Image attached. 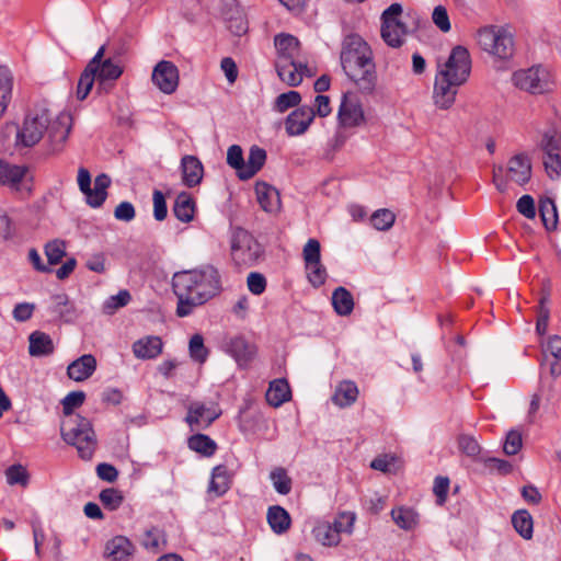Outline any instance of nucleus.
I'll list each match as a JSON object with an SVG mask.
<instances>
[{
  "mask_svg": "<svg viewBox=\"0 0 561 561\" xmlns=\"http://www.w3.org/2000/svg\"><path fill=\"white\" fill-rule=\"evenodd\" d=\"M172 286L178 297L176 314L186 317L194 308L204 305L221 290V276L213 265L178 272L173 275Z\"/></svg>",
  "mask_w": 561,
  "mask_h": 561,
  "instance_id": "nucleus-1",
  "label": "nucleus"
},
{
  "mask_svg": "<svg viewBox=\"0 0 561 561\" xmlns=\"http://www.w3.org/2000/svg\"><path fill=\"white\" fill-rule=\"evenodd\" d=\"M341 66L345 75L358 90L374 93L377 85V72L370 46L357 34L344 37L341 47Z\"/></svg>",
  "mask_w": 561,
  "mask_h": 561,
  "instance_id": "nucleus-2",
  "label": "nucleus"
},
{
  "mask_svg": "<svg viewBox=\"0 0 561 561\" xmlns=\"http://www.w3.org/2000/svg\"><path fill=\"white\" fill-rule=\"evenodd\" d=\"M470 71L471 59L468 49L463 46L454 47L444 68L435 78L433 93L435 105L442 110L451 107L458 88L468 80Z\"/></svg>",
  "mask_w": 561,
  "mask_h": 561,
  "instance_id": "nucleus-3",
  "label": "nucleus"
},
{
  "mask_svg": "<svg viewBox=\"0 0 561 561\" xmlns=\"http://www.w3.org/2000/svg\"><path fill=\"white\" fill-rule=\"evenodd\" d=\"M479 46L488 54L508 59L514 55L515 45L512 33L507 28L497 25H486L477 32Z\"/></svg>",
  "mask_w": 561,
  "mask_h": 561,
  "instance_id": "nucleus-4",
  "label": "nucleus"
},
{
  "mask_svg": "<svg viewBox=\"0 0 561 561\" xmlns=\"http://www.w3.org/2000/svg\"><path fill=\"white\" fill-rule=\"evenodd\" d=\"M48 122L49 113L47 110L43 108L28 114L22 128H19L14 123L8 124L5 126V134L14 136L16 146L32 147L42 139Z\"/></svg>",
  "mask_w": 561,
  "mask_h": 561,
  "instance_id": "nucleus-5",
  "label": "nucleus"
},
{
  "mask_svg": "<svg viewBox=\"0 0 561 561\" xmlns=\"http://www.w3.org/2000/svg\"><path fill=\"white\" fill-rule=\"evenodd\" d=\"M231 256L240 266H253L264 254L262 245L242 228H236L230 240Z\"/></svg>",
  "mask_w": 561,
  "mask_h": 561,
  "instance_id": "nucleus-6",
  "label": "nucleus"
},
{
  "mask_svg": "<svg viewBox=\"0 0 561 561\" xmlns=\"http://www.w3.org/2000/svg\"><path fill=\"white\" fill-rule=\"evenodd\" d=\"M512 81L515 87L531 94H543L553 88L549 70L541 66L515 71Z\"/></svg>",
  "mask_w": 561,
  "mask_h": 561,
  "instance_id": "nucleus-7",
  "label": "nucleus"
},
{
  "mask_svg": "<svg viewBox=\"0 0 561 561\" xmlns=\"http://www.w3.org/2000/svg\"><path fill=\"white\" fill-rule=\"evenodd\" d=\"M105 45H102L92 59H96L94 64L93 75L96 78L95 92L98 94L107 93L114 82L122 76L123 68L112 58H104Z\"/></svg>",
  "mask_w": 561,
  "mask_h": 561,
  "instance_id": "nucleus-8",
  "label": "nucleus"
},
{
  "mask_svg": "<svg viewBox=\"0 0 561 561\" xmlns=\"http://www.w3.org/2000/svg\"><path fill=\"white\" fill-rule=\"evenodd\" d=\"M0 185L8 186L22 195H30L33 188L28 168L0 159Z\"/></svg>",
  "mask_w": 561,
  "mask_h": 561,
  "instance_id": "nucleus-9",
  "label": "nucleus"
},
{
  "mask_svg": "<svg viewBox=\"0 0 561 561\" xmlns=\"http://www.w3.org/2000/svg\"><path fill=\"white\" fill-rule=\"evenodd\" d=\"M153 84L164 94H172L179 87V69L168 60L159 61L151 76Z\"/></svg>",
  "mask_w": 561,
  "mask_h": 561,
  "instance_id": "nucleus-10",
  "label": "nucleus"
},
{
  "mask_svg": "<svg viewBox=\"0 0 561 561\" xmlns=\"http://www.w3.org/2000/svg\"><path fill=\"white\" fill-rule=\"evenodd\" d=\"M72 127V116L69 112H60L54 121L47 123L48 139L54 151L62 149Z\"/></svg>",
  "mask_w": 561,
  "mask_h": 561,
  "instance_id": "nucleus-11",
  "label": "nucleus"
},
{
  "mask_svg": "<svg viewBox=\"0 0 561 561\" xmlns=\"http://www.w3.org/2000/svg\"><path fill=\"white\" fill-rule=\"evenodd\" d=\"M219 415L220 411L215 408L206 407L201 402H192L185 421L192 431H199L207 428Z\"/></svg>",
  "mask_w": 561,
  "mask_h": 561,
  "instance_id": "nucleus-12",
  "label": "nucleus"
},
{
  "mask_svg": "<svg viewBox=\"0 0 561 561\" xmlns=\"http://www.w3.org/2000/svg\"><path fill=\"white\" fill-rule=\"evenodd\" d=\"M339 122L343 127H355L364 122L360 102L355 95L345 94L339 108Z\"/></svg>",
  "mask_w": 561,
  "mask_h": 561,
  "instance_id": "nucleus-13",
  "label": "nucleus"
},
{
  "mask_svg": "<svg viewBox=\"0 0 561 561\" xmlns=\"http://www.w3.org/2000/svg\"><path fill=\"white\" fill-rule=\"evenodd\" d=\"M276 71L279 79L290 87L299 85L304 75L312 76L307 66L296 62V59H277Z\"/></svg>",
  "mask_w": 561,
  "mask_h": 561,
  "instance_id": "nucleus-14",
  "label": "nucleus"
},
{
  "mask_svg": "<svg viewBox=\"0 0 561 561\" xmlns=\"http://www.w3.org/2000/svg\"><path fill=\"white\" fill-rule=\"evenodd\" d=\"M316 116L311 106H300L293 111L285 121V129L289 136H300L305 134Z\"/></svg>",
  "mask_w": 561,
  "mask_h": 561,
  "instance_id": "nucleus-15",
  "label": "nucleus"
},
{
  "mask_svg": "<svg viewBox=\"0 0 561 561\" xmlns=\"http://www.w3.org/2000/svg\"><path fill=\"white\" fill-rule=\"evenodd\" d=\"M507 178L518 185H524L531 178V162L526 153H518L507 162Z\"/></svg>",
  "mask_w": 561,
  "mask_h": 561,
  "instance_id": "nucleus-16",
  "label": "nucleus"
},
{
  "mask_svg": "<svg viewBox=\"0 0 561 561\" xmlns=\"http://www.w3.org/2000/svg\"><path fill=\"white\" fill-rule=\"evenodd\" d=\"M96 367V358L92 354H84L68 365L67 376L76 382H82L94 374Z\"/></svg>",
  "mask_w": 561,
  "mask_h": 561,
  "instance_id": "nucleus-17",
  "label": "nucleus"
},
{
  "mask_svg": "<svg viewBox=\"0 0 561 561\" xmlns=\"http://www.w3.org/2000/svg\"><path fill=\"white\" fill-rule=\"evenodd\" d=\"M226 350L240 367L248 366L256 353L255 346L241 336L231 339Z\"/></svg>",
  "mask_w": 561,
  "mask_h": 561,
  "instance_id": "nucleus-18",
  "label": "nucleus"
},
{
  "mask_svg": "<svg viewBox=\"0 0 561 561\" xmlns=\"http://www.w3.org/2000/svg\"><path fill=\"white\" fill-rule=\"evenodd\" d=\"M134 552L128 538L116 536L105 545L104 557L111 561H126Z\"/></svg>",
  "mask_w": 561,
  "mask_h": 561,
  "instance_id": "nucleus-19",
  "label": "nucleus"
},
{
  "mask_svg": "<svg viewBox=\"0 0 561 561\" xmlns=\"http://www.w3.org/2000/svg\"><path fill=\"white\" fill-rule=\"evenodd\" d=\"M90 428H92L90 421L81 415L66 419L60 427L61 437L68 444L78 443V436L87 433Z\"/></svg>",
  "mask_w": 561,
  "mask_h": 561,
  "instance_id": "nucleus-20",
  "label": "nucleus"
},
{
  "mask_svg": "<svg viewBox=\"0 0 561 561\" xmlns=\"http://www.w3.org/2000/svg\"><path fill=\"white\" fill-rule=\"evenodd\" d=\"M255 193L257 197V202L261 207L267 213H275L280 208V197L278 191L262 182L256 183Z\"/></svg>",
  "mask_w": 561,
  "mask_h": 561,
  "instance_id": "nucleus-21",
  "label": "nucleus"
},
{
  "mask_svg": "<svg viewBox=\"0 0 561 561\" xmlns=\"http://www.w3.org/2000/svg\"><path fill=\"white\" fill-rule=\"evenodd\" d=\"M111 185V178L105 174L101 173L94 179V186L93 188L90 186V191L87 193H83L87 199V203L93 207L98 208L103 205L107 197L106 190Z\"/></svg>",
  "mask_w": 561,
  "mask_h": 561,
  "instance_id": "nucleus-22",
  "label": "nucleus"
},
{
  "mask_svg": "<svg viewBox=\"0 0 561 561\" xmlns=\"http://www.w3.org/2000/svg\"><path fill=\"white\" fill-rule=\"evenodd\" d=\"M181 165L183 172V182L185 185L193 187L201 183L204 169L202 162L196 157H183Z\"/></svg>",
  "mask_w": 561,
  "mask_h": 561,
  "instance_id": "nucleus-23",
  "label": "nucleus"
},
{
  "mask_svg": "<svg viewBox=\"0 0 561 561\" xmlns=\"http://www.w3.org/2000/svg\"><path fill=\"white\" fill-rule=\"evenodd\" d=\"M28 353L32 356L42 357L54 353L55 346L51 337L42 332L34 331L28 336Z\"/></svg>",
  "mask_w": 561,
  "mask_h": 561,
  "instance_id": "nucleus-24",
  "label": "nucleus"
},
{
  "mask_svg": "<svg viewBox=\"0 0 561 561\" xmlns=\"http://www.w3.org/2000/svg\"><path fill=\"white\" fill-rule=\"evenodd\" d=\"M278 51V59H297L300 51V43L297 37L290 34H279L274 39Z\"/></svg>",
  "mask_w": 561,
  "mask_h": 561,
  "instance_id": "nucleus-25",
  "label": "nucleus"
},
{
  "mask_svg": "<svg viewBox=\"0 0 561 561\" xmlns=\"http://www.w3.org/2000/svg\"><path fill=\"white\" fill-rule=\"evenodd\" d=\"M266 518L270 527L275 534L282 535L290 528V515L279 505L268 507Z\"/></svg>",
  "mask_w": 561,
  "mask_h": 561,
  "instance_id": "nucleus-26",
  "label": "nucleus"
},
{
  "mask_svg": "<svg viewBox=\"0 0 561 561\" xmlns=\"http://www.w3.org/2000/svg\"><path fill=\"white\" fill-rule=\"evenodd\" d=\"M357 397L358 388L355 382L344 380L336 386L332 401L340 408H347L357 400Z\"/></svg>",
  "mask_w": 561,
  "mask_h": 561,
  "instance_id": "nucleus-27",
  "label": "nucleus"
},
{
  "mask_svg": "<svg viewBox=\"0 0 561 561\" xmlns=\"http://www.w3.org/2000/svg\"><path fill=\"white\" fill-rule=\"evenodd\" d=\"M172 211L180 221L191 222L194 219L195 202L190 194L183 192L176 196Z\"/></svg>",
  "mask_w": 561,
  "mask_h": 561,
  "instance_id": "nucleus-28",
  "label": "nucleus"
},
{
  "mask_svg": "<svg viewBox=\"0 0 561 561\" xmlns=\"http://www.w3.org/2000/svg\"><path fill=\"white\" fill-rule=\"evenodd\" d=\"M231 484V474L228 472L226 466L219 465L213 469L211 480L208 491L217 496L224 495Z\"/></svg>",
  "mask_w": 561,
  "mask_h": 561,
  "instance_id": "nucleus-29",
  "label": "nucleus"
},
{
  "mask_svg": "<svg viewBox=\"0 0 561 561\" xmlns=\"http://www.w3.org/2000/svg\"><path fill=\"white\" fill-rule=\"evenodd\" d=\"M290 399V389L285 379H276L270 383L266 401L272 407H279Z\"/></svg>",
  "mask_w": 561,
  "mask_h": 561,
  "instance_id": "nucleus-30",
  "label": "nucleus"
},
{
  "mask_svg": "<svg viewBox=\"0 0 561 561\" xmlns=\"http://www.w3.org/2000/svg\"><path fill=\"white\" fill-rule=\"evenodd\" d=\"M265 160V150L256 146H253L250 149L248 160L245 161L243 172L241 173V180H248L254 176L264 165Z\"/></svg>",
  "mask_w": 561,
  "mask_h": 561,
  "instance_id": "nucleus-31",
  "label": "nucleus"
},
{
  "mask_svg": "<svg viewBox=\"0 0 561 561\" xmlns=\"http://www.w3.org/2000/svg\"><path fill=\"white\" fill-rule=\"evenodd\" d=\"M332 306L339 316H348L354 309L352 294L345 287H337L332 294Z\"/></svg>",
  "mask_w": 561,
  "mask_h": 561,
  "instance_id": "nucleus-32",
  "label": "nucleus"
},
{
  "mask_svg": "<svg viewBox=\"0 0 561 561\" xmlns=\"http://www.w3.org/2000/svg\"><path fill=\"white\" fill-rule=\"evenodd\" d=\"M95 62L96 59H91L80 75L77 84V98L80 101H83L89 95L94 84L96 85V78L93 75Z\"/></svg>",
  "mask_w": 561,
  "mask_h": 561,
  "instance_id": "nucleus-33",
  "label": "nucleus"
},
{
  "mask_svg": "<svg viewBox=\"0 0 561 561\" xmlns=\"http://www.w3.org/2000/svg\"><path fill=\"white\" fill-rule=\"evenodd\" d=\"M312 534L314 539L324 547H334L341 541V536L336 534L334 527L328 522L318 524L313 528Z\"/></svg>",
  "mask_w": 561,
  "mask_h": 561,
  "instance_id": "nucleus-34",
  "label": "nucleus"
},
{
  "mask_svg": "<svg viewBox=\"0 0 561 561\" xmlns=\"http://www.w3.org/2000/svg\"><path fill=\"white\" fill-rule=\"evenodd\" d=\"M396 525L404 530H412L419 524V514L412 508L399 507L391 511Z\"/></svg>",
  "mask_w": 561,
  "mask_h": 561,
  "instance_id": "nucleus-35",
  "label": "nucleus"
},
{
  "mask_svg": "<svg viewBox=\"0 0 561 561\" xmlns=\"http://www.w3.org/2000/svg\"><path fill=\"white\" fill-rule=\"evenodd\" d=\"M514 529L524 538L530 539L534 531L533 517L526 510L516 511L512 516Z\"/></svg>",
  "mask_w": 561,
  "mask_h": 561,
  "instance_id": "nucleus-36",
  "label": "nucleus"
},
{
  "mask_svg": "<svg viewBox=\"0 0 561 561\" xmlns=\"http://www.w3.org/2000/svg\"><path fill=\"white\" fill-rule=\"evenodd\" d=\"M225 21L227 27L233 35L241 36L248 31V22L244 18V14L237 7L225 13Z\"/></svg>",
  "mask_w": 561,
  "mask_h": 561,
  "instance_id": "nucleus-37",
  "label": "nucleus"
},
{
  "mask_svg": "<svg viewBox=\"0 0 561 561\" xmlns=\"http://www.w3.org/2000/svg\"><path fill=\"white\" fill-rule=\"evenodd\" d=\"M12 94V75L9 68L0 66V117L5 112Z\"/></svg>",
  "mask_w": 561,
  "mask_h": 561,
  "instance_id": "nucleus-38",
  "label": "nucleus"
},
{
  "mask_svg": "<svg viewBox=\"0 0 561 561\" xmlns=\"http://www.w3.org/2000/svg\"><path fill=\"white\" fill-rule=\"evenodd\" d=\"M70 445L76 446L78 449L79 456L84 459L89 460L92 458L93 453L95 450L96 440L93 428H90L84 434H80L78 436V443H71Z\"/></svg>",
  "mask_w": 561,
  "mask_h": 561,
  "instance_id": "nucleus-39",
  "label": "nucleus"
},
{
  "mask_svg": "<svg viewBox=\"0 0 561 561\" xmlns=\"http://www.w3.org/2000/svg\"><path fill=\"white\" fill-rule=\"evenodd\" d=\"M188 447L203 456L209 457L216 451V443L207 435L195 434L188 438Z\"/></svg>",
  "mask_w": 561,
  "mask_h": 561,
  "instance_id": "nucleus-40",
  "label": "nucleus"
},
{
  "mask_svg": "<svg viewBox=\"0 0 561 561\" xmlns=\"http://www.w3.org/2000/svg\"><path fill=\"white\" fill-rule=\"evenodd\" d=\"M131 300L130 293L122 289L117 295L110 296L102 305V312L107 316L114 314L118 309L128 305Z\"/></svg>",
  "mask_w": 561,
  "mask_h": 561,
  "instance_id": "nucleus-41",
  "label": "nucleus"
},
{
  "mask_svg": "<svg viewBox=\"0 0 561 561\" xmlns=\"http://www.w3.org/2000/svg\"><path fill=\"white\" fill-rule=\"evenodd\" d=\"M539 213L545 227L548 230L554 229L558 222L557 206L554 202L549 197L541 199L539 205Z\"/></svg>",
  "mask_w": 561,
  "mask_h": 561,
  "instance_id": "nucleus-42",
  "label": "nucleus"
},
{
  "mask_svg": "<svg viewBox=\"0 0 561 561\" xmlns=\"http://www.w3.org/2000/svg\"><path fill=\"white\" fill-rule=\"evenodd\" d=\"M405 34L407 27L402 22H398V27L392 26L389 30L385 28V23L381 24V37L391 47H400Z\"/></svg>",
  "mask_w": 561,
  "mask_h": 561,
  "instance_id": "nucleus-43",
  "label": "nucleus"
},
{
  "mask_svg": "<svg viewBox=\"0 0 561 561\" xmlns=\"http://www.w3.org/2000/svg\"><path fill=\"white\" fill-rule=\"evenodd\" d=\"M85 400V393L83 391H71L62 400V412L66 419L77 417L78 414H73L77 408H80Z\"/></svg>",
  "mask_w": 561,
  "mask_h": 561,
  "instance_id": "nucleus-44",
  "label": "nucleus"
},
{
  "mask_svg": "<svg viewBox=\"0 0 561 561\" xmlns=\"http://www.w3.org/2000/svg\"><path fill=\"white\" fill-rule=\"evenodd\" d=\"M270 478L277 493L286 495L291 491L293 481L284 468L278 467L272 470Z\"/></svg>",
  "mask_w": 561,
  "mask_h": 561,
  "instance_id": "nucleus-45",
  "label": "nucleus"
},
{
  "mask_svg": "<svg viewBox=\"0 0 561 561\" xmlns=\"http://www.w3.org/2000/svg\"><path fill=\"white\" fill-rule=\"evenodd\" d=\"M165 536L158 528H152L148 530L145 535V538H142V546H145L146 549L152 551L153 553L163 550L165 548Z\"/></svg>",
  "mask_w": 561,
  "mask_h": 561,
  "instance_id": "nucleus-46",
  "label": "nucleus"
},
{
  "mask_svg": "<svg viewBox=\"0 0 561 561\" xmlns=\"http://www.w3.org/2000/svg\"><path fill=\"white\" fill-rule=\"evenodd\" d=\"M550 358L561 359V336L553 335L548 339L546 344H542V360L540 364L541 369L546 367V364Z\"/></svg>",
  "mask_w": 561,
  "mask_h": 561,
  "instance_id": "nucleus-47",
  "label": "nucleus"
},
{
  "mask_svg": "<svg viewBox=\"0 0 561 561\" xmlns=\"http://www.w3.org/2000/svg\"><path fill=\"white\" fill-rule=\"evenodd\" d=\"M540 148L543 153L561 152V130L551 129L543 134Z\"/></svg>",
  "mask_w": 561,
  "mask_h": 561,
  "instance_id": "nucleus-48",
  "label": "nucleus"
},
{
  "mask_svg": "<svg viewBox=\"0 0 561 561\" xmlns=\"http://www.w3.org/2000/svg\"><path fill=\"white\" fill-rule=\"evenodd\" d=\"M394 220V214L386 208L376 210L370 217L374 228L380 231L389 230L393 226Z\"/></svg>",
  "mask_w": 561,
  "mask_h": 561,
  "instance_id": "nucleus-49",
  "label": "nucleus"
},
{
  "mask_svg": "<svg viewBox=\"0 0 561 561\" xmlns=\"http://www.w3.org/2000/svg\"><path fill=\"white\" fill-rule=\"evenodd\" d=\"M548 304H549V295L545 294L540 298L539 306L537 308L536 331L539 335H543L548 329L549 317H550Z\"/></svg>",
  "mask_w": 561,
  "mask_h": 561,
  "instance_id": "nucleus-50",
  "label": "nucleus"
},
{
  "mask_svg": "<svg viewBox=\"0 0 561 561\" xmlns=\"http://www.w3.org/2000/svg\"><path fill=\"white\" fill-rule=\"evenodd\" d=\"M301 101V95L297 91H288L279 94L274 103V110L279 113L286 112L288 108L297 106Z\"/></svg>",
  "mask_w": 561,
  "mask_h": 561,
  "instance_id": "nucleus-51",
  "label": "nucleus"
},
{
  "mask_svg": "<svg viewBox=\"0 0 561 561\" xmlns=\"http://www.w3.org/2000/svg\"><path fill=\"white\" fill-rule=\"evenodd\" d=\"M45 254L49 265L58 264L66 255V245L64 241L53 240L45 245Z\"/></svg>",
  "mask_w": 561,
  "mask_h": 561,
  "instance_id": "nucleus-52",
  "label": "nucleus"
},
{
  "mask_svg": "<svg viewBox=\"0 0 561 561\" xmlns=\"http://www.w3.org/2000/svg\"><path fill=\"white\" fill-rule=\"evenodd\" d=\"M99 499L105 508L110 511L117 510L123 503L122 493L113 488L105 489L101 491Z\"/></svg>",
  "mask_w": 561,
  "mask_h": 561,
  "instance_id": "nucleus-53",
  "label": "nucleus"
},
{
  "mask_svg": "<svg viewBox=\"0 0 561 561\" xmlns=\"http://www.w3.org/2000/svg\"><path fill=\"white\" fill-rule=\"evenodd\" d=\"M191 357L198 363H204L207 358L208 351L204 345V339L201 334H194L188 344Z\"/></svg>",
  "mask_w": 561,
  "mask_h": 561,
  "instance_id": "nucleus-54",
  "label": "nucleus"
},
{
  "mask_svg": "<svg viewBox=\"0 0 561 561\" xmlns=\"http://www.w3.org/2000/svg\"><path fill=\"white\" fill-rule=\"evenodd\" d=\"M5 477L9 484H20L22 486L28 483V473L22 465H12L5 470Z\"/></svg>",
  "mask_w": 561,
  "mask_h": 561,
  "instance_id": "nucleus-55",
  "label": "nucleus"
},
{
  "mask_svg": "<svg viewBox=\"0 0 561 561\" xmlns=\"http://www.w3.org/2000/svg\"><path fill=\"white\" fill-rule=\"evenodd\" d=\"M163 343L159 336L149 335L142 341V359L156 358L162 353Z\"/></svg>",
  "mask_w": 561,
  "mask_h": 561,
  "instance_id": "nucleus-56",
  "label": "nucleus"
},
{
  "mask_svg": "<svg viewBox=\"0 0 561 561\" xmlns=\"http://www.w3.org/2000/svg\"><path fill=\"white\" fill-rule=\"evenodd\" d=\"M227 163L231 168L236 169L238 176L241 179V173L243 172L245 161L243 159V152L240 146L232 145L228 148Z\"/></svg>",
  "mask_w": 561,
  "mask_h": 561,
  "instance_id": "nucleus-57",
  "label": "nucleus"
},
{
  "mask_svg": "<svg viewBox=\"0 0 561 561\" xmlns=\"http://www.w3.org/2000/svg\"><path fill=\"white\" fill-rule=\"evenodd\" d=\"M543 165L548 176L552 180L558 179L561 174V157L560 153H545Z\"/></svg>",
  "mask_w": 561,
  "mask_h": 561,
  "instance_id": "nucleus-58",
  "label": "nucleus"
},
{
  "mask_svg": "<svg viewBox=\"0 0 561 561\" xmlns=\"http://www.w3.org/2000/svg\"><path fill=\"white\" fill-rule=\"evenodd\" d=\"M306 268L308 279L313 286L319 287L324 284L327 278V271L321 262L306 264Z\"/></svg>",
  "mask_w": 561,
  "mask_h": 561,
  "instance_id": "nucleus-59",
  "label": "nucleus"
},
{
  "mask_svg": "<svg viewBox=\"0 0 561 561\" xmlns=\"http://www.w3.org/2000/svg\"><path fill=\"white\" fill-rule=\"evenodd\" d=\"M355 522V514L343 512L339 515V517L331 524L332 527L336 530V534L339 536L341 533H348L351 534L353 531V526Z\"/></svg>",
  "mask_w": 561,
  "mask_h": 561,
  "instance_id": "nucleus-60",
  "label": "nucleus"
},
{
  "mask_svg": "<svg viewBox=\"0 0 561 561\" xmlns=\"http://www.w3.org/2000/svg\"><path fill=\"white\" fill-rule=\"evenodd\" d=\"M402 13V5L399 3H392L381 14V21L385 23V28L389 30L392 26L398 27L399 16Z\"/></svg>",
  "mask_w": 561,
  "mask_h": 561,
  "instance_id": "nucleus-61",
  "label": "nucleus"
},
{
  "mask_svg": "<svg viewBox=\"0 0 561 561\" xmlns=\"http://www.w3.org/2000/svg\"><path fill=\"white\" fill-rule=\"evenodd\" d=\"M153 217L158 221H162L168 216V206L163 193L159 190L153 191Z\"/></svg>",
  "mask_w": 561,
  "mask_h": 561,
  "instance_id": "nucleus-62",
  "label": "nucleus"
},
{
  "mask_svg": "<svg viewBox=\"0 0 561 561\" xmlns=\"http://www.w3.org/2000/svg\"><path fill=\"white\" fill-rule=\"evenodd\" d=\"M522 434L518 431L512 430L507 433L504 443V453L508 456L516 455L522 448Z\"/></svg>",
  "mask_w": 561,
  "mask_h": 561,
  "instance_id": "nucleus-63",
  "label": "nucleus"
},
{
  "mask_svg": "<svg viewBox=\"0 0 561 561\" xmlns=\"http://www.w3.org/2000/svg\"><path fill=\"white\" fill-rule=\"evenodd\" d=\"M432 19L434 24L444 33L450 31V21L447 10L443 5H437L433 10Z\"/></svg>",
  "mask_w": 561,
  "mask_h": 561,
  "instance_id": "nucleus-64",
  "label": "nucleus"
}]
</instances>
